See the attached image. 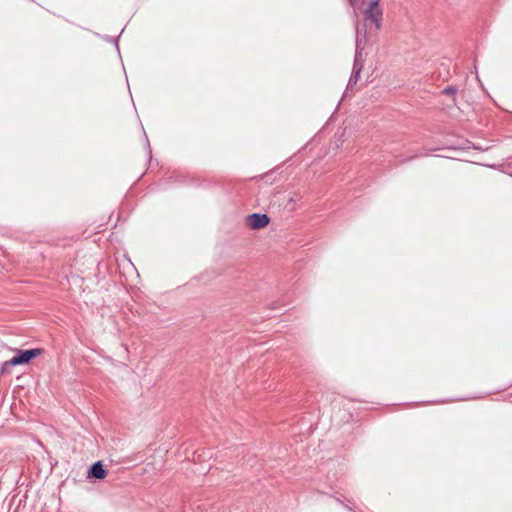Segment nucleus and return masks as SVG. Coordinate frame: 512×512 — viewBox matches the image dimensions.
Instances as JSON below:
<instances>
[{"label":"nucleus","instance_id":"obj_8","mask_svg":"<svg viewBox=\"0 0 512 512\" xmlns=\"http://www.w3.org/2000/svg\"><path fill=\"white\" fill-rule=\"evenodd\" d=\"M13 366L14 365L9 364V360L5 361L0 367V374L4 375L10 373V368Z\"/></svg>","mask_w":512,"mask_h":512},{"label":"nucleus","instance_id":"obj_10","mask_svg":"<svg viewBox=\"0 0 512 512\" xmlns=\"http://www.w3.org/2000/svg\"><path fill=\"white\" fill-rule=\"evenodd\" d=\"M457 92V88L455 86H447L443 89L442 94L454 96Z\"/></svg>","mask_w":512,"mask_h":512},{"label":"nucleus","instance_id":"obj_1","mask_svg":"<svg viewBox=\"0 0 512 512\" xmlns=\"http://www.w3.org/2000/svg\"><path fill=\"white\" fill-rule=\"evenodd\" d=\"M380 0H370L364 12V26L369 30L381 29L382 10L379 7Z\"/></svg>","mask_w":512,"mask_h":512},{"label":"nucleus","instance_id":"obj_6","mask_svg":"<svg viewBox=\"0 0 512 512\" xmlns=\"http://www.w3.org/2000/svg\"><path fill=\"white\" fill-rule=\"evenodd\" d=\"M365 51L364 47L361 45V41H359L358 49L355 50V57H354V63H353V70L361 72L364 67V62L366 56L364 55Z\"/></svg>","mask_w":512,"mask_h":512},{"label":"nucleus","instance_id":"obj_2","mask_svg":"<svg viewBox=\"0 0 512 512\" xmlns=\"http://www.w3.org/2000/svg\"><path fill=\"white\" fill-rule=\"evenodd\" d=\"M42 348H33L28 350H18L16 355L9 360L11 365H23L28 364L32 359L43 353Z\"/></svg>","mask_w":512,"mask_h":512},{"label":"nucleus","instance_id":"obj_5","mask_svg":"<svg viewBox=\"0 0 512 512\" xmlns=\"http://www.w3.org/2000/svg\"><path fill=\"white\" fill-rule=\"evenodd\" d=\"M107 470L104 468V465L101 461H96L93 463L88 471H87V478L88 479H104L107 476Z\"/></svg>","mask_w":512,"mask_h":512},{"label":"nucleus","instance_id":"obj_3","mask_svg":"<svg viewBox=\"0 0 512 512\" xmlns=\"http://www.w3.org/2000/svg\"><path fill=\"white\" fill-rule=\"evenodd\" d=\"M359 41L365 49V51L363 50L365 56L377 51V34H356V49H358Z\"/></svg>","mask_w":512,"mask_h":512},{"label":"nucleus","instance_id":"obj_11","mask_svg":"<svg viewBox=\"0 0 512 512\" xmlns=\"http://www.w3.org/2000/svg\"><path fill=\"white\" fill-rule=\"evenodd\" d=\"M121 36V34H118V36L116 38H113V37H107L106 40L111 42V43H115L116 47H118V38Z\"/></svg>","mask_w":512,"mask_h":512},{"label":"nucleus","instance_id":"obj_7","mask_svg":"<svg viewBox=\"0 0 512 512\" xmlns=\"http://www.w3.org/2000/svg\"><path fill=\"white\" fill-rule=\"evenodd\" d=\"M360 73L361 72L352 70V74H351L350 79L348 81L347 88H352L358 82L359 77H360Z\"/></svg>","mask_w":512,"mask_h":512},{"label":"nucleus","instance_id":"obj_9","mask_svg":"<svg viewBox=\"0 0 512 512\" xmlns=\"http://www.w3.org/2000/svg\"><path fill=\"white\" fill-rule=\"evenodd\" d=\"M415 158H417V154H414V155H412L410 157H407V158H404L402 156H397L396 157V164L400 165V164H403V163H405L407 161L413 160Z\"/></svg>","mask_w":512,"mask_h":512},{"label":"nucleus","instance_id":"obj_4","mask_svg":"<svg viewBox=\"0 0 512 512\" xmlns=\"http://www.w3.org/2000/svg\"><path fill=\"white\" fill-rule=\"evenodd\" d=\"M270 223V217L267 214L253 213L247 216L246 224L253 230H259Z\"/></svg>","mask_w":512,"mask_h":512}]
</instances>
